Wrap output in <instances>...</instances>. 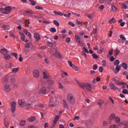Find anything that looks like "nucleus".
Returning <instances> with one entry per match:
<instances>
[{
    "instance_id": "obj_2",
    "label": "nucleus",
    "mask_w": 128,
    "mask_h": 128,
    "mask_svg": "<svg viewBox=\"0 0 128 128\" xmlns=\"http://www.w3.org/2000/svg\"><path fill=\"white\" fill-rule=\"evenodd\" d=\"M67 100L71 104H76V98L72 93L69 92L67 94Z\"/></svg>"
},
{
    "instance_id": "obj_49",
    "label": "nucleus",
    "mask_w": 128,
    "mask_h": 128,
    "mask_svg": "<svg viewBox=\"0 0 128 128\" xmlns=\"http://www.w3.org/2000/svg\"><path fill=\"white\" fill-rule=\"evenodd\" d=\"M118 8L114 6V5L112 6V10H113V12H116Z\"/></svg>"
},
{
    "instance_id": "obj_58",
    "label": "nucleus",
    "mask_w": 128,
    "mask_h": 128,
    "mask_svg": "<svg viewBox=\"0 0 128 128\" xmlns=\"http://www.w3.org/2000/svg\"><path fill=\"white\" fill-rule=\"evenodd\" d=\"M68 64L70 68H72V66H74V64H72V62L70 60L68 61Z\"/></svg>"
},
{
    "instance_id": "obj_40",
    "label": "nucleus",
    "mask_w": 128,
    "mask_h": 128,
    "mask_svg": "<svg viewBox=\"0 0 128 128\" xmlns=\"http://www.w3.org/2000/svg\"><path fill=\"white\" fill-rule=\"evenodd\" d=\"M53 22L56 26H60V22L56 20H54Z\"/></svg>"
},
{
    "instance_id": "obj_20",
    "label": "nucleus",
    "mask_w": 128,
    "mask_h": 128,
    "mask_svg": "<svg viewBox=\"0 0 128 128\" xmlns=\"http://www.w3.org/2000/svg\"><path fill=\"white\" fill-rule=\"evenodd\" d=\"M120 68H121V66H120L119 65H118L117 66H116V71L114 72V74H118V72H120V70H121Z\"/></svg>"
},
{
    "instance_id": "obj_26",
    "label": "nucleus",
    "mask_w": 128,
    "mask_h": 128,
    "mask_svg": "<svg viewBox=\"0 0 128 128\" xmlns=\"http://www.w3.org/2000/svg\"><path fill=\"white\" fill-rule=\"evenodd\" d=\"M63 104L65 108H68V102L64 100H63Z\"/></svg>"
},
{
    "instance_id": "obj_37",
    "label": "nucleus",
    "mask_w": 128,
    "mask_h": 128,
    "mask_svg": "<svg viewBox=\"0 0 128 128\" xmlns=\"http://www.w3.org/2000/svg\"><path fill=\"white\" fill-rule=\"evenodd\" d=\"M115 122L116 124H118L120 122V117H116L115 118Z\"/></svg>"
},
{
    "instance_id": "obj_54",
    "label": "nucleus",
    "mask_w": 128,
    "mask_h": 128,
    "mask_svg": "<svg viewBox=\"0 0 128 128\" xmlns=\"http://www.w3.org/2000/svg\"><path fill=\"white\" fill-rule=\"evenodd\" d=\"M122 124H123V126H128V122L124 121L123 123H122Z\"/></svg>"
},
{
    "instance_id": "obj_48",
    "label": "nucleus",
    "mask_w": 128,
    "mask_h": 128,
    "mask_svg": "<svg viewBox=\"0 0 128 128\" xmlns=\"http://www.w3.org/2000/svg\"><path fill=\"white\" fill-rule=\"evenodd\" d=\"M110 128H118V126L116 124L110 125Z\"/></svg>"
},
{
    "instance_id": "obj_1",
    "label": "nucleus",
    "mask_w": 128,
    "mask_h": 128,
    "mask_svg": "<svg viewBox=\"0 0 128 128\" xmlns=\"http://www.w3.org/2000/svg\"><path fill=\"white\" fill-rule=\"evenodd\" d=\"M78 86L82 90H87L90 92L92 90V84L88 83H84V82H80L78 80H76Z\"/></svg>"
},
{
    "instance_id": "obj_42",
    "label": "nucleus",
    "mask_w": 128,
    "mask_h": 128,
    "mask_svg": "<svg viewBox=\"0 0 128 128\" xmlns=\"http://www.w3.org/2000/svg\"><path fill=\"white\" fill-rule=\"evenodd\" d=\"M10 54H11V56H14L16 58V60H18V54L12 52V53H10Z\"/></svg>"
},
{
    "instance_id": "obj_30",
    "label": "nucleus",
    "mask_w": 128,
    "mask_h": 128,
    "mask_svg": "<svg viewBox=\"0 0 128 128\" xmlns=\"http://www.w3.org/2000/svg\"><path fill=\"white\" fill-rule=\"evenodd\" d=\"M24 12H26V14H34V12L32 10H26Z\"/></svg>"
},
{
    "instance_id": "obj_38",
    "label": "nucleus",
    "mask_w": 128,
    "mask_h": 128,
    "mask_svg": "<svg viewBox=\"0 0 128 128\" xmlns=\"http://www.w3.org/2000/svg\"><path fill=\"white\" fill-rule=\"evenodd\" d=\"M120 38H122V40L124 41L126 40V38L124 36V34H120Z\"/></svg>"
},
{
    "instance_id": "obj_15",
    "label": "nucleus",
    "mask_w": 128,
    "mask_h": 128,
    "mask_svg": "<svg viewBox=\"0 0 128 128\" xmlns=\"http://www.w3.org/2000/svg\"><path fill=\"white\" fill-rule=\"evenodd\" d=\"M23 32L24 34H26V36H28V34L29 38H32V34L30 32H28V30L24 29Z\"/></svg>"
},
{
    "instance_id": "obj_10",
    "label": "nucleus",
    "mask_w": 128,
    "mask_h": 128,
    "mask_svg": "<svg viewBox=\"0 0 128 128\" xmlns=\"http://www.w3.org/2000/svg\"><path fill=\"white\" fill-rule=\"evenodd\" d=\"M114 118H116V115L114 114H112L110 116V118L108 120V123L110 124L112 122V120H114Z\"/></svg>"
},
{
    "instance_id": "obj_47",
    "label": "nucleus",
    "mask_w": 128,
    "mask_h": 128,
    "mask_svg": "<svg viewBox=\"0 0 128 128\" xmlns=\"http://www.w3.org/2000/svg\"><path fill=\"white\" fill-rule=\"evenodd\" d=\"M68 24H69L70 26H72L73 28H74V26H76V24H74L73 23V22H68Z\"/></svg>"
},
{
    "instance_id": "obj_52",
    "label": "nucleus",
    "mask_w": 128,
    "mask_h": 128,
    "mask_svg": "<svg viewBox=\"0 0 128 128\" xmlns=\"http://www.w3.org/2000/svg\"><path fill=\"white\" fill-rule=\"evenodd\" d=\"M12 72H18V68H14L12 70Z\"/></svg>"
},
{
    "instance_id": "obj_8",
    "label": "nucleus",
    "mask_w": 128,
    "mask_h": 128,
    "mask_svg": "<svg viewBox=\"0 0 128 128\" xmlns=\"http://www.w3.org/2000/svg\"><path fill=\"white\" fill-rule=\"evenodd\" d=\"M16 102L14 101L11 103V110L12 113L16 112Z\"/></svg>"
},
{
    "instance_id": "obj_12",
    "label": "nucleus",
    "mask_w": 128,
    "mask_h": 128,
    "mask_svg": "<svg viewBox=\"0 0 128 128\" xmlns=\"http://www.w3.org/2000/svg\"><path fill=\"white\" fill-rule=\"evenodd\" d=\"M0 52L2 54H4V56H6V54H8V50L6 48L1 49Z\"/></svg>"
},
{
    "instance_id": "obj_62",
    "label": "nucleus",
    "mask_w": 128,
    "mask_h": 128,
    "mask_svg": "<svg viewBox=\"0 0 128 128\" xmlns=\"http://www.w3.org/2000/svg\"><path fill=\"white\" fill-rule=\"evenodd\" d=\"M122 8H123L124 10H126V8H128V7L126 6V4H122Z\"/></svg>"
},
{
    "instance_id": "obj_22",
    "label": "nucleus",
    "mask_w": 128,
    "mask_h": 128,
    "mask_svg": "<svg viewBox=\"0 0 128 128\" xmlns=\"http://www.w3.org/2000/svg\"><path fill=\"white\" fill-rule=\"evenodd\" d=\"M34 37L35 38H36L38 40H40V34L38 32L34 34Z\"/></svg>"
},
{
    "instance_id": "obj_27",
    "label": "nucleus",
    "mask_w": 128,
    "mask_h": 128,
    "mask_svg": "<svg viewBox=\"0 0 128 128\" xmlns=\"http://www.w3.org/2000/svg\"><path fill=\"white\" fill-rule=\"evenodd\" d=\"M47 84L49 86H52V84H54V81L53 80H48L47 81Z\"/></svg>"
},
{
    "instance_id": "obj_9",
    "label": "nucleus",
    "mask_w": 128,
    "mask_h": 128,
    "mask_svg": "<svg viewBox=\"0 0 128 128\" xmlns=\"http://www.w3.org/2000/svg\"><path fill=\"white\" fill-rule=\"evenodd\" d=\"M18 106H21V108H24L26 106V102L22 100H19L18 102Z\"/></svg>"
},
{
    "instance_id": "obj_32",
    "label": "nucleus",
    "mask_w": 128,
    "mask_h": 128,
    "mask_svg": "<svg viewBox=\"0 0 128 128\" xmlns=\"http://www.w3.org/2000/svg\"><path fill=\"white\" fill-rule=\"evenodd\" d=\"M26 121L22 120L20 122V126H26Z\"/></svg>"
},
{
    "instance_id": "obj_43",
    "label": "nucleus",
    "mask_w": 128,
    "mask_h": 128,
    "mask_svg": "<svg viewBox=\"0 0 128 128\" xmlns=\"http://www.w3.org/2000/svg\"><path fill=\"white\" fill-rule=\"evenodd\" d=\"M50 32H56V29L54 28H52L50 29Z\"/></svg>"
},
{
    "instance_id": "obj_4",
    "label": "nucleus",
    "mask_w": 128,
    "mask_h": 128,
    "mask_svg": "<svg viewBox=\"0 0 128 128\" xmlns=\"http://www.w3.org/2000/svg\"><path fill=\"white\" fill-rule=\"evenodd\" d=\"M48 104L51 108H54L56 106V102L54 100V98H50Z\"/></svg>"
},
{
    "instance_id": "obj_45",
    "label": "nucleus",
    "mask_w": 128,
    "mask_h": 128,
    "mask_svg": "<svg viewBox=\"0 0 128 128\" xmlns=\"http://www.w3.org/2000/svg\"><path fill=\"white\" fill-rule=\"evenodd\" d=\"M38 108H44V105L42 104H38Z\"/></svg>"
},
{
    "instance_id": "obj_7",
    "label": "nucleus",
    "mask_w": 128,
    "mask_h": 128,
    "mask_svg": "<svg viewBox=\"0 0 128 128\" xmlns=\"http://www.w3.org/2000/svg\"><path fill=\"white\" fill-rule=\"evenodd\" d=\"M110 88L112 90H118V88L112 82H110Z\"/></svg>"
},
{
    "instance_id": "obj_24",
    "label": "nucleus",
    "mask_w": 128,
    "mask_h": 128,
    "mask_svg": "<svg viewBox=\"0 0 128 128\" xmlns=\"http://www.w3.org/2000/svg\"><path fill=\"white\" fill-rule=\"evenodd\" d=\"M44 78H50V74L46 72H44Z\"/></svg>"
},
{
    "instance_id": "obj_16",
    "label": "nucleus",
    "mask_w": 128,
    "mask_h": 128,
    "mask_svg": "<svg viewBox=\"0 0 128 128\" xmlns=\"http://www.w3.org/2000/svg\"><path fill=\"white\" fill-rule=\"evenodd\" d=\"M59 120H60V116H56L53 122V126H56V122H58Z\"/></svg>"
},
{
    "instance_id": "obj_23",
    "label": "nucleus",
    "mask_w": 128,
    "mask_h": 128,
    "mask_svg": "<svg viewBox=\"0 0 128 128\" xmlns=\"http://www.w3.org/2000/svg\"><path fill=\"white\" fill-rule=\"evenodd\" d=\"M112 54H114V50L111 49L108 52V54L107 55V58H110V56H112Z\"/></svg>"
},
{
    "instance_id": "obj_21",
    "label": "nucleus",
    "mask_w": 128,
    "mask_h": 128,
    "mask_svg": "<svg viewBox=\"0 0 128 128\" xmlns=\"http://www.w3.org/2000/svg\"><path fill=\"white\" fill-rule=\"evenodd\" d=\"M21 38L20 40H22V42H24L26 40V35L24 33H20V34Z\"/></svg>"
},
{
    "instance_id": "obj_33",
    "label": "nucleus",
    "mask_w": 128,
    "mask_h": 128,
    "mask_svg": "<svg viewBox=\"0 0 128 128\" xmlns=\"http://www.w3.org/2000/svg\"><path fill=\"white\" fill-rule=\"evenodd\" d=\"M25 106L27 110H30L32 108V104H26Z\"/></svg>"
},
{
    "instance_id": "obj_18",
    "label": "nucleus",
    "mask_w": 128,
    "mask_h": 128,
    "mask_svg": "<svg viewBox=\"0 0 128 128\" xmlns=\"http://www.w3.org/2000/svg\"><path fill=\"white\" fill-rule=\"evenodd\" d=\"M8 76H10V74H8L5 76L3 78L4 82H8Z\"/></svg>"
},
{
    "instance_id": "obj_56",
    "label": "nucleus",
    "mask_w": 128,
    "mask_h": 128,
    "mask_svg": "<svg viewBox=\"0 0 128 128\" xmlns=\"http://www.w3.org/2000/svg\"><path fill=\"white\" fill-rule=\"evenodd\" d=\"M64 84H69V82L68 80V78H65L64 81Z\"/></svg>"
},
{
    "instance_id": "obj_46",
    "label": "nucleus",
    "mask_w": 128,
    "mask_h": 128,
    "mask_svg": "<svg viewBox=\"0 0 128 128\" xmlns=\"http://www.w3.org/2000/svg\"><path fill=\"white\" fill-rule=\"evenodd\" d=\"M35 8L36 10H42L43 9L42 7L38 6H36Z\"/></svg>"
},
{
    "instance_id": "obj_39",
    "label": "nucleus",
    "mask_w": 128,
    "mask_h": 128,
    "mask_svg": "<svg viewBox=\"0 0 128 128\" xmlns=\"http://www.w3.org/2000/svg\"><path fill=\"white\" fill-rule=\"evenodd\" d=\"M104 52V48H101L100 50L97 51L98 54H102Z\"/></svg>"
},
{
    "instance_id": "obj_14",
    "label": "nucleus",
    "mask_w": 128,
    "mask_h": 128,
    "mask_svg": "<svg viewBox=\"0 0 128 128\" xmlns=\"http://www.w3.org/2000/svg\"><path fill=\"white\" fill-rule=\"evenodd\" d=\"M36 120V116H31V117L29 118L27 120L29 122H34V120Z\"/></svg>"
},
{
    "instance_id": "obj_6",
    "label": "nucleus",
    "mask_w": 128,
    "mask_h": 128,
    "mask_svg": "<svg viewBox=\"0 0 128 128\" xmlns=\"http://www.w3.org/2000/svg\"><path fill=\"white\" fill-rule=\"evenodd\" d=\"M38 94H46L48 92H46V88L43 86L38 92Z\"/></svg>"
},
{
    "instance_id": "obj_53",
    "label": "nucleus",
    "mask_w": 128,
    "mask_h": 128,
    "mask_svg": "<svg viewBox=\"0 0 128 128\" xmlns=\"http://www.w3.org/2000/svg\"><path fill=\"white\" fill-rule=\"evenodd\" d=\"M72 68H73V70H78V67L74 65Z\"/></svg>"
},
{
    "instance_id": "obj_36",
    "label": "nucleus",
    "mask_w": 128,
    "mask_h": 128,
    "mask_svg": "<svg viewBox=\"0 0 128 128\" xmlns=\"http://www.w3.org/2000/svg\"><path fill=\"white\" fill-rule=\"evenodd\" d=\"M4 58L5 60H8L10 58V56L6 54L4 56Z\"/></svg>"
},
{
    "instance_id": "obj_50",
    "label": "nucleus",
    "mask_w": 128,
    "mask_h": 128,
    "mask_svg": "<svg viewBox=\"0 0 128 128\" xmlns=\"http://www.w3.org/2000/svg\"><path fill=\"white\" fill-rule=\"evenodd\" d=\"M115 20L116 19H114V18H112L109 20V23L112 24V22H114Z\"/></svg>"
},
{
    "instance_id": "obj_19",
    "label": "nucleus",
    "mask_w": 128,
    "mask_h": 128,
    "mask_svg": "<svg viewBox=\"0 0 128 128\" xmlns=\"http://www.w3.org/2000/svg\"><path fill=\"white\" fill-rule=\"evenodd\" d=\"M75 40L76 42H78L79 44H80V42L82 40V39L80 38V37L78 35H76L75 36Z\"/></svg>"
},
{
    "instance_id": "obj_25",
    "label": "nucleus",
    "mask_w": 128,
    "mask_h": 128,
    "mask_svg": "<svg viewBox=\"0 0 128 128\" xmlns=\"http://www.w3.org/2000/svg\"><path fill=\"white\" fill-rule=\"evenodd\" d=\"M124 82H120V80H116L115 81V84H116V86H118H118H122V84H124Z\"/></svg>"
},
{
    "instance_id": "obj_11",
    "label": "nucleus",
    "mask_w": 128,
    "mask_h": 128,
    "mask_svg": "<svg viewBox=\"0 0 128 128\" xmlns=\"http://www.w3.org/2000/svg\"><path fill=\"white\" fill-rule=\"evenodd\" d=\"M10 86L8 84H6L4 86V90L6 92H10L11 90Z\"/></svg>"
},
{
    "instance_id": "obj_13",
    "label": "nucleus",
    "mask_w": 128,
    "mask_h": 128,
    "mask_svg": "<svg viewBox=\"0 0 128 128\" xmlns=\"http://www.w3.org/2000/svg\"><path fill=\"white\" fill-rule=\"evenodd\" d=\"M1 28L4 30H8L10 28V26L6 24L2 25Z\"/></svg>"
},
{
    "instance_id": "obj_31",
    "label": "nucleus",
    "mask_w": 128,
    "mask_h": 128,
    "mask_svg": "<svg viewBox=\"0 0 128 128\" xmlns=\"http://www.w3.org/2000/svg\"><path fill=\"white\" fill-rule=\"evenodd\" d=\"M54 14H57V16H64V14L60 12H58L57 11H54Z\"/></svg>"
},
{
    "instance_id": "obj_35",
    "label": "nucleus",
    "mask_w": 128,
    "mask_h": 128,
    "mask_svg": "<svg viewBox=\"0 0 128 128\" xmlns=\"http://www.w3.org/2000/svg\"><path fill=\"white\" fill-rule=\"evenodd\" d=\"M29 2H30L32 6H34L36 4V1L34 0H29Z\"/></svg>"
},
{
    "instance_id": "obj_3",
    "label": "nucleus",
    "mask_w": 128,
    "mask_h": 128,
    "mask_svg": "<svg viewBox=\"0 0 128 128\" xmlns=\"http://www.w3.org/2000/svg\"><path fill=\"white\" fill-rule=\"evenodd\" d=\"M10 6H8L6 7L5 8H2V10H1V12H2V14H10Z\"/></svg>"
},
{
    "instance_id": "obj_34",
    "label": "nucleus",
    "mask_w": 128,
    "mask_h": 128,
    "mask_svg": "<svg viewBox=\"0 0 128 128\" xmlns=\"http://www.w3.org/2000/svg\"><path fill=\"white\" fill-rule=\"evenodd\" d=\"M122 66L124 70H128V64L126 62H124L122 64Z\"/></svg>"
},
{
    "instance_id": "obj_44",
    "label": "nucleus",
    "mask_w": 128,
    "mask_h": 128,
    "mask_svg": "<svg viewBox=\"0 0 128 128\" xmlns=\"http://www.w3.org/2000/svg\"><path fill=\"white\" fill-rule=\"evenodd\" d=\"M118 64H120V61L118 60H116L114 62V66H118Z\"/></svg>"
},
{
    "instance_id": "obj_64",
    "label": "nucleus",
    "mask_w": 128,
    "mask_h": 128,
    "mask_svg": "<svg viewBox=\"0 0 128 128\" xmlns=\"http://www.w3.org/2000/svg\"><path fill=\"white\" fill-rule=\"evenodd\" d=\"M114 60H116V58H114V56H112L110 58V62H114Z\"/></svg>"
},
{
    "instance_id": "obj_57",
    "label": "nucleus",
    "mask_w": 128,
    "mask_h": 128,
    "mask_svg": "<svg viewBox=\"0 0 128 128\" xmlns=\"http://www.w3.org/2000/svg\"><path fill=\"white\" fill-rule=\"evenodd\" d=\"M122 92L124 94H128V90H126V89L123 90L122 91Z\"/></svg>"
},
{
    "instance_id": "obj_41",
    "label": "nucleus",
    "mask_w": 128,
    "mask_h": 128,
    "mask_svg": "<svg viewBox=\"0 0 128 128\" xmlns=\"http://www.w3.org/2000/svg\"><path fill=\"white\" fill-rule=\"evenodd\" d=\"M92 56L93 58H95V60H98V55H96V54H92Z\"/></svg>"
},
{
    "instance_id": "obj_51",
    "label": "nucleus",
    "mask_w": 128,
    "mask_h": 128,
    "mask_svg": "<svg viewBox=\"0 0 128 128\" xmlns=\"http://www.w3.org/2000/svg\"><path fill=\"white\" fill-rule=\"evenodd\" d=\"M70 14H72L69 12L68 14H64V16L65 18H70Z\"/></svg>"
},
{
    "instance_id": "obj_5",
    "label": "nucleus",
    "mask_w": 128,
    "mask_h": 128,
    "mask_svg": "<svg viewBox=\"0 0 128 128\" xmlns=\"http://www.w3.org/2000/svg\"><path fill=\"white\" fill-rule=\"evenodd\" d=\"M33 76L36 78H40V71L38 70H33L32 72Z\"/></svg>"
},
{
    "instance_id": "obj_29",
    "label": "nucleus",
    "mask_w": 128,
    "mask_h": 128,
    "mask_svg": "<svg viewBox=\"0 0 128 128\" xmlns=\"http://www.w3.org/2000/svg\"><path fill=\"white\" fill-rule=\"evenodd\" d=\"M104 104V101L102 100H99L98 102H97V104H98V106H100H100H102V104Z\"/></svg>"
},
{
    "instance_id": "obj_61",
    "label": "nucleus",
    "mask_w": 128,
    "mask_h": 128,
    "mask_svg": "<svg viewBox=\"0 0 128 128\" xmlns=\"http://www.w3.org/2000/svg\"><path fill=\"white\" fill-rule=\"evenodd\" d=\"M98 69V64H94L93 66V70H96Z\"/></svg>"
},
{
    "instance_id": "obj_28",
    "label": "nucleus",
    "mask_w": 128,
    "mask_h": 128,
    "mask_svg": "<svg viewBox=\"0 0 128 128\" xmlns=\"http://www.w3.org/2000/svg\"><path fill=\"white\" fill-rule=\"evenodd\" d=\"M24 24L26 28H28L30 26V20H26L24 21Z\"/></svg>"
},
{
    "instance_id": "obj_63",
    "label": "nucleus",
    "mask_w": 128,
    "mask_h": 128,
    "mask_svg": "<svg viewBox=\"0 0 128 128\" xmlns=\"http://www.w3.org/2000/svg\"><path fill=\"white\" fill-rule=\"evenodd\" d=\"M120 52V50H118V49H116V56H118Z\"/></svg>"
},
{
    "instance_id": "obj_17",
    "label": "nucleus",
    "mask_w": 128,
    "mask_h": 128,
    "mask_svg": "<svg viewBox=\"0 0 128 128\" xmlns=\"http://www.w3.org/2000/svg\"><path fill=\"white\" fill-rule=\"evenodd\" d=\"M55 56H56L58 58H62V55L60 52H58V50H56L55 52Z\"/></svg>"
},
{
    "instance_id": "obj_59",
    "label": "nucleus",
    "mask_w": 128,
    "mask_h": 128,
    "mask_svg": "<svg viewBox=\"0 0 128 128\" xmlns=\"http://www.w3.org/2000/svg\"><path fill=\"white\" fill-rule=\"evenodd\" d=\"M58 84H59V88H60V90H62V88H64V86H62V83L59 82Z\"/></svg>"
},
{
    "instance_id": "obj_60",
    "label": "nucleus",
    "mask_w": 128,
    "mask_h": 128,
    "mask_svg": "<svg viewBox=\"0 0 128 128\" xmlns=\"http://www.w3.org/2000/svg\"><path fill=\"white\" fill-rule=\"evenodd\" d=\"M118 44H124V40H122V39H118Z\"/></svg>"
},
{
    "instance_id": "obj_55",
    "label": "nucleus",
    "mask_w": 128,
    "mask_h": 128,
    "mask_svg": "<svg viewBox=\"0 0 128 128\" xmlns=\"http://www.w3.org/2000/svg\"><path fill=\"white\" fill-rule=\"evenodd\" d=\"M28 128H40V126H28Z\"/></svg>"
}]
</instances>
